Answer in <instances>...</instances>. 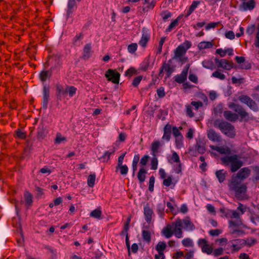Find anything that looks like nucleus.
I'll return each instance as SVG.
<instances>
[{
    "mask_svg": "<svg viewBox=\"0 0 259 259\" xmlns=\"http://www.w3.org/2000/svg\"><path fill=\"white\" fill-rule=\"evenodd\" d=\"M183 222V228L186 231H193L195 229V227L193 223L191 221L189 217H186L183 220H181Z\"/></svg>",
    "mask_w": 259,
    "mask_h": 259,
    "instance_id": "ddd939ff",
    "label": "nucleus"
},
{
    "mask_svg": "<svg viewBox=\"0 0 259 259\" xmlns=\"http://www.w3.org/2000/svg\"><path fill=\"white\" fill-rule=\"evenodd\" d=\"M157 94L159 98H162L165 96V93L163 87H161L157 90Z\"/></svg>",
    "mask_w": 259,
    "mask_h": 259,
    "instance_id": "338daca9",
    "label": "nucleus"
},
{
    "mask_svg": "<svg viewBox=\"0 0 259 259\" xmlns=\"http://www.w3.org/2000/svg\"><path fill=\"white\" fill-rule=\"evenodd\" d=\"M182 244L185 247H192L193 246V243L192 240L189 238H187L183 239L182 241Z\"/></svg>",
    "mask_w": 259,
    "mask_h": 259,
    "instance_id": "5fc2aeb1",
    "label": "nucleus"
},
{
    "mask_svg": "<svg viewBox=\"0 0 259 259\" xmlns=\"http://www.w3.org/2000/svg\"><path fill=\"white\" fill-rule=\"evenodd\" d=\"M82 38V34L80 33L79 34H77L73 40V44L74 45L76 46H79L80 45V40Z\"/></svg>",
    "mask_w": 259,
    "mask_h": 259,
    "instance_id": "6e6d98bb",
    "label": "nucleus"
},
{
    "mask_svg": "<svg viewBox=\"0 0 259 259\" xmlns=\"http://www.w3.org/2000/svg\"><path fill=\"white\" fill-rule=\"evenodd\" d=\"M196 149L200 154H203L205 152L204 144L203 142L200 141L197 142L196 144Z\"/></svg>",
    "mask_w": 259,
    "mask_h": 259,
    "instance_id": "58836bf2",
    "label": "nucleus"
},
{
    "mask_svg": "<svg viewBox=\"0 0 259 259\" xmlns=\"http://www.w3.org/2000/svg\"><path fill=\"white\" fill-rule=\"evenodd\" d=\"M56 91H57V95L58 97L61 99V97L63 96L66 95L68 93V90L67 89H65L63 87L59 84H56Z\"/></svg>",
    "mask_w": 259,
    "mask_h": 259,
    "instance_id": "cd10ccee",
    "label": "nucleus"
},
{
    "mask_svg": "<svg viewBox=\"0 0 259 259\" xmlns=\"http://www.w3.org/2000/svg\"><path fill=\"white\" fill-rule=\"evenodd\" d=\"M183 140V136H178V137H176V145L178 148L180 149L184 146Z\"/></svg>",
    "mask_w": 259,
    "mask_h": 259,
    "instance_id": "3c124183",
    "label": "nucleus"
},
{
    "mask_svg": "<svg viewBox=\"0 0 259 259\" xmlns=\"http://www.w3.org/2000/svg\"><path fill=\"white\" fill-rule=\"evenodd\" d=\"M207 137L210 141L213 142H219L222 140L221 136L212 129L208 131Z\"/></svg>",
    "mask_w": 259,
    "mask_h": 259,
    "instance_id": "4468645a",
    "label": "nucleus"
},
{
    "mask_svg": "<svg viewBox=\"0 0 259 259\" xmlns=\"http://www.w3.org/2000/svg\"><path fill=\"white\" fill-rule=\"evenodd\" d=\"M50 96L49 88L46 85L43 87V99L42 102V108L46 109L48 107L49 98Z\"/></svg>",
    "mask_w": 259,
    "mask_h": 259,
    "instance_id": "f8f14e48",
    "label": "nucleus"
},
{
    "mask_svg": "<svg viewBox=\"0 0 259 259\" xmlns=\"http://www.w3.org/2000/svg\"><path fill=\"white\" fill-rule=\"evenodd\" d=\"M202 66L207 69L213 70L215 68L213 62L210 60H205L202 62Z\"/></svg>",
    "mask_w": 259,
    "mask_h": 259,
    "instance_id": "c9c22d12",
    "label": "nucleus"
},
{
    "mask_svg": "<svg viewBox=\"0 0 259 259\" xmlns=\"http://www.w3.org/2000/svg\"><path fill=\"white\" fill-rule=\"evenodd\" d=\"M142 237H143V240L145 241H146L148 243H149L151 241V235L150 232L149 231L143 230Z\"/></svg>",
    "mask_w": 259,
    "mask_h": 259,
    "instance_id": "37998d69",
    "label": "nucleus"
},
{
    "mask_svg": "<svg viewBox=\"0 0 259 259\" xmlns=\"http://www.w3.org/2000/svg\"><path fill=\"white\" fill-rule=\"evenodd\" d=\"M140 159V155L139 154H136L135 155L133 162H132V167H133V175L134 176L136 171L137 169V165Z\"/></svg>",
    "mask_w": 259,
    "mask_h": 259,
    "instance_id": "e433bc0d",
    "label": "nucleus"
},
{
    "mask_svg": "<svg viewBox=\"0 0 259 259\" xmlns=\"http://www.w3.org/2000/svg\"><path fill=\"white\" fill-rule=\"evenodd\" d=\"M101 214H102L101 210L100 209V208H98L95 209V210H93L91 212L90 216L91 217H93V218H96L97 219H100L101 218Z\"/></svg>",
    "mask_w": 259,
    "mask_h": 259,
    "instance_id": "79ce46f5",
    "label": "nucleus"
},
{
    "mask_svg": "<svg viewBox=\"0 0 259 259\" xmlns=\"http://www.w3.org/2000/svg\"><path fill=\"white\" fill-rule=\"evenodd\" d=\"M224 116L226 120L234 122L238 119V114L232 112L231 111L224 112Z\"/></svg>",
    "mask_w": 259,
    "mask_h": 259,
    "instance_id": "f3484780",
    "label": "nucleus"
},
{
    "mask_svg": "<svg viewBox=\"0 0 259 259\" xmlns=\"http://www.w3.org/2000/svg\"><path fill=\"white\" fill-rule=\"evenodd\" d=\"M175 226L173 232L176 237L180 238L182 237L183 222L180 219H177L173 223Z\"/></svg>",
    "mask_w": 259,
    "mask_h": 259,
    "instance_id": "9d476101",
    "label": "nucleus"
},
{
    "mask_svg": "<svg viewBox=\"0 0 259 259\" xmlns=\"http://www.w3.org/2000/svg\"><path fill=\"white\" fill-rule=\"evenodd\" d=\"M115 152V150L113 148L112 150H110L109 151H105L103 155L100 158L101 159H105L107 157V161L110 158V155L113 154Z\"/></svg>",
    "mask_w": 259,
    "mask_h": 259,
    "instance_id": "680f3d73",
    "label": "nucleus"
},
{
    "mask_svg": "<svg viewBox=\"0 0 259 259\" xmlns=\"http://www.w3.org/2000/svg\"><path fill=\"white\" fill-rule=\"evenodd\" d=\"M137 74V70L134 67H131L125 71V76L131 77L133 75H136Z\"/></svg>",
    "mask_w": 259,
    "mask_h": 259,
    "instance_id": "de8ad7c7",
    "label": "nucleus"
},
{
    "mask_svg": "<svg viewBox=\"0 0 259 259\" xmlns=\"http://www.w3.org/2000/svg\"><path fill=\"white\" fill-rule=\"evenodd\" d=\"M221 160L224 165L229 166L232 172L237 171L243 165V161L240 159V157L237 154L222 157Z\"/></svg>",
    "mask_w": 259,
    "mask_h": 259,
    "instance_id": "f03ea898",
    "label": "nucleus"
},
{
    "mask_svg": "<svg viewBox=\"0 0 259 259\" xmlns=\"http://www.w3.org/2000/svg\"><path fill=\"white\" fill-rule=\"evenodd\" d=\"M150 158V156L148 155H145L143 156L140 160V164L142 167H144L145 166Z\"/></svg>",
    "mask_w": 259,
    "mask_h": 259,
    "instance_id": "4d7b16f0",
    "label": "nucleus"
},
{
    "mask_svg": "<svg viewBox=\"0 0 259 259\" xmlns=\"http://www.w3.org/2000/svg\"><path fill=\"white\" fill-rule=\"evenodd\" d=\"M142 78L143 76L141 75L135 77L133 80L132 85L134 87H137L141 81Z\"/></svg>",
    "mask_w": 259,
    "mask_h": 259,
    "instance_id": "13d9d810",
    "label": "nucleus"
},
{
    "mask_svg": "<svg viewBox=\"0 0 259 259\" xmlns=\"http://www.w3.org/2000/svg\"><path fill=\"white\" fill-rule=\"evenodd\" d=\"M160 15L162 17L163 20L166 21L171 16V13L168 12H163L161 13Z\"/></svg>",
    "mask_w": 259,
    "mask_h": 259,
    "instance_id": "774afa93",
    "label": "nucleus"
},
{
    "mask_svg": "<svg viewBox=\"0 0 259 259\" xmlns=\"http://www.w3.org/2000/svg\"><path fill=\"white\" fill-rule=\"evenodd\" d=\"M212 47V44L208 41H202L200 42L198 47L200 50L205 49L207 48H210Z\"/></svg>",
    "mask_w": 259,
    "mask_h": 259,
    "instance_id": "c03bdc74",
    "label": "nucleus"
},
{
    "mask_svg": "<svg viewBox=\"0 0 259 259\" xmlns=\"http://www.w3.org/2000/svg\"><path fill=\"white\" fill-rule=\"evenodd\" d=\"M212 76L218 78L221 80H224L226 78V76L219 70L213 72L212 74Z\"/></svg>",
    "mask_w": 259,
    "mask_h": 259,
    "instance_id": "8fccbe9b",
    "label": "nucleus"
},
{
    "mask_svg": "<svg viewBox=\"0 0 259 259\" xmlns=\"http://www.w3.org/2000/svg\"><path fill=\"white\" fill-rule=\"evenodd\" d=\"M255 6L254 0H249L247 2H243L240 6V9L243 11H247V10H252Z\"/></svg>",
    "mask_w": 259,
    "mask_h": 259,
    "instance_id": "2eb2a0df",
    "label": "nucleus"
},
{
    "mask_svg": "<svg viewBox=\"0 0 259 259\" xmlns=\"http://www.w3.org/2000/svg\"><path fill=\"white\" fill-rule=\"evenodd\" d=\"M144 213L145 217V220L147 223H150L152 220L153 211L149 206H146L144 208Z\"/></svg>",
    "mask_w": 259,
    "mask_h": 259,
    "instance_id": "aec40b11",
    "label": "nucleus"
},
{
    "mask_svg": "<svg viewBox=\"0 0 259 259\" xmlns=\"http://www.w3.org/2000/svg\"><path fill=\"white\" fill-rule=\"evenodd\" d=\"M150 39V35L147 32H144L142 34V37L139 41V45L142 47H146L147 46V42L149 41Z\"/></svg>",
    "mask_w": 259,
    "mask_h": 259,
    "instance_id": "393cba45",
    "label": "nucleus"
},
{
    "mask_svg": "<svg viewBox=\"0 0 259 259\" xmlns=\"http://www.w3.org/2000/svg\"><path fill=\"white\" fill-rule=\"evenodd\" d=\"M166 247V243L164 241H159L156 246V250L158 251V253L161 256H163L164 250Z\"/></svg>",
    "mask_w": 259,
    "mask_h": 259,
    "instance_id": "a878e982",
    "label": "nucleus"
},
{
    "mask_svg": "<svg viewBox=\"0 0 259 259\" xmlns=\"http://www.w3.org/2000/svg\"><path fill=\"white\" fill-rule=\"evenodd\" d=\"M147 174V170L144 168L141 167L138 173L137 177L140 183H143L146 179V174Z\"/></svg>",
    "mask_w": 259,
    "mask_h": 259,
    "instance_id": "c85d7f7f",
    "label": "nucleus"
},
{
    "mask_svg": "<svg viewBox=\"0 0 259 259\" xmlns=\"http://www.w3.org/2000/svg\"><path fill=\"white\" fill-rule=\"evenodd\" d=\"M91 48L92 47L91 44H88L84 46L82 56V59L84 60H87L90 57L91 54Z\"/></svg>",
    "mask_w": 259,
    "mask_h": 259,
    "instance_id": "4be33fe9",
    "label": "nucleus"
},
{
    "mask_svg": "<svg viewBox=\"0 0 259 259\" xmlns=\"http://www.w3.org/2000/svg\"><path fill=\"white\" fill-rule=\"evenodd\" d=\"M171 125L169 124H166L163 129V135L162 136V139L163 140H166V141H169L170 139L171 133Z\"/></svg>",
    "mask_w": 259,
    "mask_h": 259,
    "instance_id": "dca6fc26",
    "label": "nucleus"
},
{
    "mask_svg": "<svg viewBox=\"0 0 259 259\" xmlns=\"http://www.w3.org/2000/svg\"><path fill=\"white\" fill-rule=\"evenodd\" d=\"M214 60L218 67H222L227 70H229L233 68V63L232 61L226 59L219 60L217 58Z\"/></svg>",
    "mask_w": 259,
    "mask_h": 259,
    "instance_id": "9b49d317",
    "label": "nucleus"
},
{
    "mask_svg": "<svg viewBox=\"0 0 259 259\" xmlns=\"http://www.w3.org/2000/svg\"><path fill=\"white\" fill-rule=\"evenodd\" d=\"M48 64L50 63L54 64L50 69L53 72V71H56V72H58L60 69L62 63L61 62V58L59 55H52L51 56L49 57V60L48 61Z\"/></svg>",
    "mask_w": 259,
    "mask_h": 259,
    "instance_id": "39448f33",
    "label": "nucleus"
},
{
    "mask_svg": "<svg viewBox=\"0 0 259 259\" xmlns=\"http://www.w3.org/2000/svg\"><path fill=\"white\" fill-rule=\"evenodd\" d=\"M220 212L227 218H231V209H225L224 208L220 209Z\"/></svg>",
    "mask_w": 259,
    "mask_h": 259,
    "instance_id": "e2e57ef3",
    "label": "nucleus"
},
{
    "mask_svg": "<svg viewBox=\"0 0 259 259\" xmlns=\"http://www.w3.org/2000/svg\"><path fill=\"white\" fill-rule=\"evenodd\" d=\"M76 8L75 0H69L67 5V16L69 17Z\"/></svg>",
    "mask_w": 259,
    "mask_h": 259,
    "instance_id": "6ab92c4d",
    "label": "nucleus"
},
{
    "mask_svg": "<svg viewBox=\"0 0 259 259\" xmlns=\"http://www.w3.org/2000/svg\"><path fill=\"white\" fill-rule=\"evenodd\" d=\"M143 4L144 5H147V6L143 7V11L148 12L149 10L153 9L154 8L156 4V1L153 0L150 2V0H145Z\"/></svg>",
    "mask_w": 259,
    "mask_h": 259,
    "instance_id": "5701e85b",
    "label": "nucleus"
},
{
    "mask_svg": "<svg viewBox=\"0 0 259 259\" xmlns=\"http://www.w3.org/2000/svg\"><path fill=\"white\" fill-rule=\"evenodd\" d=\"M210 148L213 150L217 151L220 154H230L231 153V150L228 147H219L211 145L210 146Z\"/></svg>",
    "mask_w": 259,
    "mask_h": 259,
    "instance_id": "a211bd4d",
    "label": "nucleus"
},
{
    "mask_svg": "<svg viewBox=\"0 0 259 259\" xmlns=\"http://www.w3.org/2000/svg\"><path fill=\"white\" fill-rule=\"evenodd\" d=\"M229 108H232L233 110L237 113L238 116H239L241 119H245L248 117V114L242 107V106L234 103H231L229 105Z\"/></svg>",
    "mask_w": 259,
    "mask_h": 259,
    "instance_id": "423d86ee",
    "label": "nucleus"
},
{
    "mask_svg": "<svg viewBox=\"0 0 259 259\" xmlns=\"http://www.w3.org/2000/svg\"><path fill=\"white\" fill-rule=\"evenodd\" d=\"M25 203L28 205H31L32 203V195L28 191H25L24 194Z\"/></svg>",
    "mask_w": 259,
    "mask_h": 259,
    "instance_id": "a19ab883",
    "label": "nucleus"
},
{
    "mask_svg": "<svg viewBox=\"0 0 259 259\" xmlns=\"http://www.w3.org/2000/svg\"><path fill=\"white\" fill-rule=\"evenodd\" d=\"M164 70L166 72V77L169 78L174 71V68L171 66L169 63H167L166 62H163L158 73L159 77L161 78L163 76Z\"/></svg>",
    "mask_w": 259,
    "mask_h": 259,
    "instance_id": "1a4fd4ad",
    "label": "nucleus"
},
{
    "mask_svg": "<svg viewBox=\"0 0 259 259\" xmlns=\"http://www.w3.org/2000/svg\"><path fill=\"white\" fill-rule=\"evenodd\" d=\"M162 233L167 238L171 237L174 234V232L171 229V226L168 224L166 227L163 229Z\"/></svg>",
    "mask_w": 259,
    "mask_h": 259,
    "instance_id": "7c9ffc66",
    "label": "nucleus"
},
{
    "mask_svg": "<svg viewBox=\"0 0 259 259\" xmlns=\"http://www.w3.org/2000/svg\"><path fill=\"white\" fill-rule=\"evenodd\" d=\"M247 206L239 203L237 210L231 209V219H240V216L246 211Z\"/></svg>",
    "mask_w": 259,
    "mask_h": 259,
    "instance_id": "0eeeda50",
    "label": "nucleus"
},
{
    "mask_svg": "<svg viewBox=\"0 0 259 259\" xmlns=\"http://www.w3.org/2000/svg\"><path fill=\"white\" fill-rule=\"evenodd\" d=\"M118 170L120 171V173L121 175H126L128 172V168L125 164L117 165L116 167V171H117Z\"/></svg>",
    "mask_w": 259,
    "mask_h": 259,
    "instance_id": "473e14b6",
    "label": "nucleus"
},
{
    "mask_svg": "<svg viewBox=\"0 0 259 259\" xmlns=\"http://www.w3.org/2000/svg\"><path fill=\"white\" fill-rule=\"evenodd\" d=\"M250 173L249 167H245L241 168L236 174H233L229 180L228 187L238 200L245 198L247 187L246 184L242 183V182L249 176Z\"/></svg>",
    "mask_w": 259,
    "mask_h": 259,
    "instance_id": "f257e3e1",
    "label": "nucleus"
},
{
    "mask_svg": "<svg viewBox=\"0 0 259 259\" xmlns=\"http://www.w3.org/2000/svg\"><path fill=\"white\" fill-rule=\"evenodd\" d=\"M151 169H157L158 166V159L156 156H153V158L151 160Z\"/></svg>",
    "mask_w": 259,
    "mask_h": 259,
    "instance_id": "603ef678",
    "label": "nucleus"
},
{
    "mask_svg": "<svg viewBox=\"0 0 259 259\" xmlns=\"http://www.w3.org/2000/svg\"><path fill=\"white\" fill-rule=\"evenodd\" d=\"M105 77L109 81L114 83H118L120 78V74L115 70L111 69H108L105 75Z\"/></svg>",
    "mask_w": 259,
    "mask_h": 259,
    "instance_id": "6e6552de",
    "label": "nucleus"
},
{
    "mask_svg": "<svg viewBox=\"0 0 259 259\" xmlns=\"http://www.w3.org/2000/svg\"><path fill=\"white\" fill-rule=\"evenodd\" d=\"M182 16H179L176 19L174 20L168 26V28L166 29V32H170L173 28H174L178 24L179 19Z\"/></svg>",
    "mask_w": 259,
    "mask_h": 259,
    "instance_id": "49530a36",
    "label": "nucleus"
},
{
    "mask_svg": "<svg viewBox=\"0 0 259 259\" xmlns=\"http://www.w3.org/2000/svg\"><path fill=\"white\" fill-rule=\"evenodd\" d=\"M199 4V1H193L191 5L190 6L189 10L187 12L186 17H188L189 15H190L192 13V12L195 10V9L197 7Z\"/></svg>",
    "mask_w": 259,
    "mask_h": 259,
    "instance_id": "4c0bfd02",
    "label": "nucleus"
},
{
    "mask_svg": "<svg viewBox=\"0 0 259 259\" xmlns=\"http://www.w3.org/2000/svg\"><path fill=\"white\" fill-rule=\"evenodd\" d=\"M172 129L173 135L175 137H178V136H183L180 132V130L182 129V127L180 126L178 128L176 126H174L172 128Z\"/></svg>",
    "mask_w": 259,
    "mask_h": 259,
    "instance_id": "052dcab7",
    "label": "nucleus"
},
{
    "mask_svg": "<svg viewBox=\"0 0 259 259\" xmlns=\"http://www.w3.org/2000/svg\"><path fill=\"white\" fill-rule=\"evenodd\" d=\"M137 44L136 43H133L128 45L127 50L128 51L131 53H134L136 52L137 49Z\"/></svg>",
    "mask_w": 259,
    "mask_h": 259,
    "instance_id": "0e129e2a",
    "label": "nucleus"
},
{
    "mask_svg": "<svg viewBox=\"0 0 259 259\" xmlns=\"http://www.w3.org/2000/svg\"><path fill=\"white\" fill-rule=\"evenodd\" d=\"M66 141L67 139L65 137L63 136L60 133H57L54 140V143L59 144L61 143L65 142Z\"/></svg>",
    "mask_w": 259,
    "mask_h": 259,
    "instance_id": "f704fd0d",
    "label": "nucleus"
},
{
    "mask_svg": "<svg viewBox=\"0 0 259 259\" xmlns=\"http://www.w3.org/2000/svg\"><path fill=\"white\" fill-rule=\"evenodd\" d=\"M202 251L207 254H210L212 252V248L207 243L204 246H202Z\"/></svg>",
    "mask_w": 259,
    "mask_h": 259,
    "instance_id": "864d4df0",
    "label": "nucleus"
},
{
    "mask_svg": "<svg viewBox=\"0 0 259 259\" xmlns=\"http://www.w3.org/2000/svg\"><path fill=\"white\" fill-rule=\"evenodd\" d=\"M170 162L180 163V160L178 154L176 152H173L169 160Z\"/></svg>",
    "mask_w": 259,
    "mask_h": 259,
    "instance_id": "09e8293b",
    "label": "nucleus"
},
{
    "mask_svg": "<svg viewBox=\"0 0 259 259\" xmlns=\"http://www.w3.org/2000/svg\"><path fill=\"white\" fill-rule=\"evenodd\" d=\"M214 127L218 128L222 133L230 138H234L236 135L234 126L230 123L216 120L213 123Z\"/></svg>",
    "mask_w": 259,
    "mask_h": 259,
    "instance_id": "7ed1b4c3",
    "label": "nucleus"
},
{
    "mask_svg": "<svg viewBox=\"0 0 259 259\" xmlns=\"http://www.w3.org/2000/svg\"><path fill=\"white\" fill-rule=\"evenodd\" d=\"M37 138L38 139H44L47 134V132L46 131V128L44 127V125H40L37 128Z\"/></svg>",
    "mask_w": 259,
    "mask_h": 259,
    "instance_id": "c756f323",
    "label": "nucleus"
},
{
    "mask_svg": "<svg viewBox=\"0 0 259 259\" xmlns=\"http://www.w3.org/2000/svg\"><path fill=\"white\" fill-rule=\"evenodd\" d=\"M160 143L159 141H154L151 146V154L152 156H156L158 152V149L160 146Z\"/></svg>",
    "mask_w": 259,
    "mask_h": 259,
    "instance_id": "bb28decb",
    "label": "nucleus"
},
{
    "mask_svg": "<svg viewBox=\"0 0 259 259\" xmlns=\"http://www.w3.org/2000/svg\"><path fill=\"white\" fill-rule=\"evenodd\" d=\"M253 170V175L252 180L253 182H256L259 180V166L256 165L252 167Z\"/></svg>",
    "mask_w": 259,
    "mask_h": 259,
    "instance_id": "ea45409f",
    "label": "nucleus"
},
{
    "mask_svg": "<svg viewBox=\"0 0 259 259\" xmlns=\"http://www.w3.org/2000/svg\"><path fill=\"white\" fill-rule=\"evenodd\" d=\"M191 46V42L189 41H186L184 44L178 46L174 51L175 55L172 59L176 60L182 57Z\"/></svg>",
    "mask_w": 259,
    "mask_h": 259,
    "instance_id": "20e7f679",
    "label": "nucleus"
},
{
    "mask_svg": "<svg viewBox=\"0 0 259 259\" xmlns=\"http://www.w3.org/2000/svg\"><path fill=\"white\" fill-rule=\"evenodd\" d=\"M187 76L181 72L174 77L175 81L179 83H182L187 79Z\"/></svg>",
    "mask_w": 259,
    "mask_h": 259,
    "instance_id": "72a5a7b5",
    "label": "nucleus"
},
{
    "mask_svg": "<svg viewBox=\"0 0 259 259\" xmlns=\"http://www.w3.org/2000/svg\"><path fill=\"white\" fill-rule=\"evenodd\" d=\"M246 105L252 110H256L257 109L255 102L251 98H250Z\"/></svg>",
    "mask_w": 259,
    "mask_h": 259,
    "instance_id": "bf43d9fd",
    "label": "nucleus"
},
{
    "mask_svg": "<svg viewBox=\"0 0 259 259\" xmlns=\"http://www.w3.org/2000/svg\"><path fill=\"white\" fill-rule=\"evenodd\" d=\"M96 177V175L94 174L89 176L88 178V185L90 187H93L94 186Z\"/></svg>",
    "mask_w": 259,
    "mask_h": 259,
    "instance_id": "a18cd8bd",
    "label": "nucleus"
},
{
    "mask_svg": "<svg viewBox=\"0 0 259 259\" xmlns=\"http://www.w3.org/2000/svg\"><path fill=\"white\" fill-rule=\"evenodd\" d=\"M232 243V252L238 251L241 248V244L243 243V240L242 239H235L231 241Z\"/></svg>",
    "mask_w": 259,
    "mask_h": 259,
    "instance_id": "412c9836",
    "label": "nucleus"
},
{
    "mask_svg": "<svg viewBox=\"0 0 259 259\" xmlns=\"http://www.w3.org/2000/svg\"><path fill=\"white\" fill-rule=\"evenodd\" d=\"M251 221L255 225L259 224V215L257 214H253L250 217Z\"/></svg>",
    "mask_w": 259,
    "mask_h": 259,
    "instance_id": "69168bd1",
    "label": "nucleus"
},
{
    "mask_svg": "<svg viewBox=\"0 0 259 259\" xmlns=\"http://www.w3.org/2000/svg\"><path fill=\"white\" fill-rule=\"evenodd\" d=\"M52 73V71L51 69L42 71L39 75L40 80L42 82L46 81L47 78H49L51 76Z\"/></svg>",
    "mask_w": 259,
    "mask_h": 259,
    "instance_id": "b1692460",
    "label": "nucleus"
},
{
    "mask_svg": "<svg viewBox=\"0 0 259 259\" xmlns=\"http://www.w3.org/2000/svg\"><path fill=\"white\" fill-rule=\"evenodd\" d=\"M215 176L220 183H223L226 178V172L223 169L217 170L215 172Z\"/></svg>",
    "mask_w": 259,
    "mask_h": 259,
    "instance_id": "2f4dec72",
    "label": "nucleus"
}]
</instances>
